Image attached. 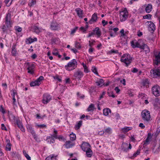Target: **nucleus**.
<instances>
[{"instance_id":"1","label":"nucleus","mask_w":160,"mask_h":160,"mask_svg":"<svg viewBox=\"0 0 160 160\" xmlns=\"http://www.w3.org/2000/svg\"><path fill=\"white\" fill-rule=\"evenodd\" d=\"M132 58L130 54H125L121 57L120 61L126 64V66L128 67L132 62Z\"/></svg>"},{"instance_id":"2","label":"nucleus","mask_w":160,"mask_h":160,"mask_svg":"<svg viewBox=\"0 0 160 160\" xmlns=\"http://www.w3.org/2000/svg\"><path fill=\"white\" fill-rule=\"evenodd\" d=\"M77 63L76 59H73L71 62H69L65 66L66 69L69 71H72L75 69L77 67Z\"/></svg>"},{"instance_id":"3","label":"nucleus","mask_w":160,"mask_h":160,"mask_svg":"<svg viewBox=\"0 0 160 160\" xmlns=\"http://www.w3.org/2000/svg\"><path fill=\"white\" fill-rule=\"evenodd\" d=\"M141 115L142 119L145 121L148 122L150 118V115L149 111L145 110L142 111Z\"/></svg>"},{"instance_id":"4","label":"nucleus","mask_w":160,"mask_h":160,"mask_svg":"<svg viewBox=\"0 0 160 160\" xmlns=\"http://www.w3.org/2000/svg\"><path fill=\"white\" fill-rule=\"evenodd\" d=\"M128 12L126 8L122 11L120 15V18L121 22L125 21L128 17Z\"/></svg>"},{"instance_id":"5","label":"nucleus","mask_w":160,"mask_h":160,"mask_svg":"<svg viewBox=\"0 0 160 160\" xmlns=\"http://www.w3.org/2000/svg\"><path fill=\"white\" fill-rule=\"evenodd\" d=\"M150 73L152 77L154 78L160 77V68L154 70H151Z\"/></svg>"},{"instance_id":"6","label":"nucleus","mask_w":160,"mask_h":160,"mask_svg":"<svg viewBox=\"0 0 160 160\" xmlns=\"http://www.w3.org/2000/svg\"><path fill=\"white\" fill-rule=\"evenodd\" d=\"M152 93L156 97L160 95V87L158 85L153 86L152 89Z\"/></svg>"},{"instance_id":"7","label":"nucleus","mask_w":160,"mask_h":160,"mask_svg":"<svg viewBox=\"0 0 160 160\" xmlns=\"http://www.w3.org/2000/svg\"><path fill=\"white\" fill-rule=\"evenodd\" d=\"M5 22V25L8 26V27H12V23L11 21V14L10 13H8L6 15Z\"/></svg>"},{"instance_id":"8","label":"nucleus","mask_w":160,"mask_h":160,"mask_svg":"<svg viewBox=\"0 0 160 160\" xmlns=\"http://www.w3.org/2000/svg\"><path fill=\"white\" fill-rule=\"evenodd\" d=\"M13 119L16 123L18 127L21 130L22 132H24L25 131V129L24 128L20 121L18 118H16L15 116L13 117Z\"/></svg>"},{"instance_id":"9","label":"nucleus","mask_w":160,"mask_h":160,"mask_svg":"<svg viewBox=\"0 0 160 160\" xmlns=\"http://www.w3.org/2000/svg\"><path fill=\"white\" fill-rule=\"evenodd\" d=\"M97 14L96 13H94L92 16L91 19L89 20L88 22H86L87 23H89L90 24L96 22L98 19Z\"/></svg>"},{"instance_id":"10","label":"nucleus","mask_w":160,"mask_h":160,"mask_svg":"<svg viewBox=\"0 0 160 160\" xmlns=\"http://www.w3.org/2000/svg\"><path fill=\"white\" fill-rule=\"evenodd\" d=\"M51 99V96L47 94H45L43 95L42 102L45 104H47L48 102Z\"/></svg>"},{"instance_id":"11","label":"nucleus","mask_w":160,"mask_h":160,"mask_svg":"<svg viewBox=\"0 0 160 160\" xmlns=\"http://www.w3.org/2000/svg\"><path fill=\"white\" fill-rule=\"evenodd\" d=\"M154 104L155 109L160 111V100L158 98L155 99Z\"/></svg>"},{"instance_id":"12","label":"nucleus","mask_w":160,"mask_h":160,"mask_svg":"<svg viewBox=\"0 0 160 160\" xmlns=\"http://www.w3.org/2000/svg\"><path fill=\"white\" fill-rule=\"evenodd\" d=\"M83 74V72L79 70L75 72L74 74V76L77 79L80 80L82 77Z\"/></svg>"},{"instance_id":"13","label":"nucleus","mask_w":160,"mask_h":160,"mask_svg":"<svg viewBox=\"0 0 160 160\" xmlns=\"http://www.w3.org/2000/svg\"><path fill=\"white\" fill-rule=\"evenodd\" d=\"M147 23L148 25V29L150 31H154L155 30V26L154 23L151 21H148Z\"/></svg>"},{"instance_id":"14","label":"nucleus","mask_w":160,"mask_h":160,"mask_svg":"<svg viewBox=\"0 0 160 160\" xmlns=\"http://www.w3.org/2000/svg\"><path fill=\"white\" fill-rule=\"evenodd\" d=\"M59 25L55 21H53L50 25L51 29L53 30H57L58 29Z\"/></svg>"},{"instance_id":"15","label":"nucleus","mask_w":160,"mask_h":160,"mask_svg":"<svg viewBox=\"0 0 160 160\" xmlns=\"http://www.w3.org/2000/svg\"><path fill=\"white\" fill-rule=\"evenodd\" d=\"M153 63L157 65L160 63V52L158 54L155 55V58L153 60Z\"/></svg>"},{"instance_id":"16","label":"nucleus","mask_w":160,"mask_h":160,"mask_svg":"<svg viewBox=\"0 0 160 160\" xmlns=\"http://www.w3.org/2000/svg\"><path fill=\"white\" fill-rule=\"evenodd\" d=\"M131 44L133 48L137 47L141 48L142 46L139 44L138 42L136 40L132 41L131 42Z\"/></svg>"},{"instance_id":"17","label":"nucleus","mask_w":160,"mask_h":160,"mask_svg":"<svg viewBox=\"0 0 160 160\" xmlns=\"http://www.w3.org/2000/svg\"><path fill=\"white\" fill-rule=\"evenodd\" d=\"M90 145L89 143L87 142H86L82 144L81 146L82 149L85 152H86V151L88 150V148H90Z\"/></svg>"},{"instance_id":"18","label":"nucleus","mask_w":160,"mask_h":160,"mask_svg":"<svg viewBox=\"0 0 160 160\" xmlns=\"http://www.w3.org/2000/svg\"><path fill=\"white\" fill-rule=\"evenodd\" d=\"M27 128L29 132H30L33 136L34 138L35 139L36 138V135L32 126L29 125L28 126Z\"/></svg>"},{"instance_id":"19","label":"nucleus","mask_w":160,"mask_h":160,"mask_svg":"<svg viewBox=\"0 0 160 160\" xmlns=\"http://www.w3.org/2000/svg\"><path fill=\"white\" fill-rule=\"evenodd\" d=\"M140 49L144 50L146 53H149L150 51L148 46L145 44H143Z\"/></svg>"},{"instance_id":"20","label":"nucleus","mask_w":160,"mask_h":160,"mask_svg":"<svg viewBox=\"0 0 160 160\" xmlns=\"http://www.w3.org/2000/svg\"><path fill=\"white\" fill-rule=\"evenodd\" d=\"M103 114L105 116H108L109 113H111V110L109 108H106L104 109L103 110Z\"/></svg>"},{"instance_id":"21","label":"nucleus","mask_w":160,"mask_h":160,"mask_svg":"<svg viewBox=\"0 0 160 160\" xmlns=\"http://www.w3.org/2000/svg\"><path fill=\"white\" fill-rule=\"evenodd\" d=\"M75 11L77 12L78 16L79 17H82L83 11L79 8H77Z\"/></svg>"},{"instance_id":"22","label":"nucleus","mask_w":160,"mask_h":160,"mask_svg":"<svg viewBox=\"0 0 160 160\" xmlns=\"http://www.w3.org/2000/svg\"><path fill=\"white\" fill-rule=\"evenodd\" d=\"M74 145V144L69 141H66L65 144L66 147L67 148H72Z\"/></svg>"},{"instance_id":"23","label":"nucleus","mask_w":160,"mask_h":160,"mask_svg":"<svg viewBox=\"0 0 160 160\" xmlns=\"http://www.w3.org/2000/svg\"><path fill=\"white\" fill-rule=\"evenodd\" d=\"M11 27H8L5 24L3 25L2 28L3 33H7L8 32V31L9 29Z\"/></svg>"},{"instance_id":"24","label":"nucleus","mask_w":160,"mask_h":160,"mask_svg":"<svg viewBox=\"0 0 160 160\" xmlns=\"http://www.w3.org/2000/svg\"><path fill=\"white\" fill-rule=\"evenodd\" d=\"M93 31L95 32L98 37H99L101 35V31L99 28L98 27L95 28L93 30Z\"/></svg>"},{"instance_id":"25","label":"nucleus","mask_w":160,"mask_h":160,"mask_svg":"<svg viewBox=\"0 0 160 160\" xmlns=\"http://www.w3.org/2000/svg\"><path fill=\"white\" fill-rule=\"evenodd\" d=\"M46 140L50 144L53 143L55 142V140L51 136L47 137Z\"/></svg>"},{"instance_id":"26","label":"nucleus","mask_w":160,"mask_h":160,"mask_svg":"<svg viewBox=\"0 0 160 160\" xmlns=\"http://www.w3.org/2000/svg\"><path fill=\"white\" fill-rule=\"evenodd\" d=\"M152 8L151 4H148L145 8V11L147 13H149L152 11Z\"/></svg>"},{"instance_id":"27","label":"nucleus","mask_w":160,"mask_h":160,"mask_svg":"<svg viewBox=\"0 0 160 160\" xmlns=\"http://www.w3.org/2000/svg\"><path fill=\"white\" fill-rule=\"evenodd\" d=\"M86 155L87 157H91L93 154V152L90 148H88V150L86 151Z\"/></svg>"},{"instance_id":"28","label":"nucleus","mask_w":160,"mask_h":160,"mask_svg":"<svg viewBox=\"0 0 160 160\" xmlns=\"http://www.w3.org/2000/svg\"><path fill=\"white\" fill-rule=\"evenodd\" d=\"M32 31L37 34L39 33L40 32V29L36 26H34L32 28Z\"/></svg>"},{"instance_id":"29","label":"nucleus","mask_w":160,"mask_h":160,"mask_svg":"<svg viewBox=\"0 0 160 160\" xmlns=\"http://www.w3.org/2000/svg\"><path fill=\"white\" fill-rule=\"evenodd\" d=\"M128 144L127 143H123L122 145V149L124 151L127 152L128 149L127 148L128 147Z\"/></svg>"},{"instance_id":"30","label":"nucleus","mask_w":160,"mask_h":160,"mask_svg":"<svg viewBox=\"0 0 160 160\" xmlns=\"http://www.w3.org/2000/svg\"><path fill=\"white\" fill-rule=\"evenodd\" d=\"M27 64L28 66V67L27 68L28 70H33L35 68V65L34 64L32 63L31 64H30L29 62H27Z\"/></svg>"},{"instance_id":"31","label":"nucleus","mask_w":160,"mask_h":160,"mask_svg":"<svg viewBox=\"0 0 160 160\" xmlns=\"http://www.w3.org/2000/svg\"><path fill=\"white\" fill-rule=\"evenodd\" d=\"M104 81L102 79H99V81H97L96 82L97 85L98 86H102V85H104L103 83Z\"/></svg>"},{"instance_id":"32","label":"nucleus","mask_w":160,"mask_h":160,"mask_svg":"<svg viewBox=\"0 0 160 160\" xmlns=\"http://www.w3.org/2000/svg\"><path fill=\"white\" fill-rule=\"evenodd\" d=\"M11 53L12 56H15L16 55L17 53V51L15 48V45H13L12 46Z\"/></svg>"},{"instance_id":"33","label":"nucleus","mask_w":160,"mask_h":160,"mask_svg":"<svg viewBox=\"0 0 160 160\" xmlns=\"http://www.w3.org/2000/svg\"><path fill=\"white\" fill-rule=\"evenodd\" d=\"M95 109L94 105L93 104H91L89 106L87 110L88 112L93 111Z\"/></svg>"},{"instance_id":"34","label":"nucleus","mask_w":160,"mask_h":160,"mask_svg":"<svg viewBox=\"0 0 160 160\" xmlns=\"http://www.w3.org/2000/svg\"><path fill=\"white\" fill-rule=\"evenodd\" d=\"M30 86L31 87H33L36 86H39V85L38 83V82L36 80L33 82H32L30 83Z\"/></svg>"},{"instance_id":"35","label":"nucleus","mask_w":160,"mask_h":160,"mask_svg":"<svg viewBox=\"0 0 160 160\" xmlns=\"http://www.w3.org/2000/svg\"><path fill=\"white\" fill-rule=\"evenodd\" d=\"M70 139L72 141H74L76 139V135L75 134L73 133H72L70 134Z\"/></svg>"},{"instance_id":"36","label":"nucleus","mask_w":160,"mask_h":160,"mask_svg":"<svg viewBox=\"0 0 160 160\" xmlns=\"http://www.w3.org/2000/svg\"><path fill=\"white\" fill-rule=\"evenodd\" d=\"M54 134L51 135V137H52L53 138H54L56 139H58V132L56 130H55V129H54Z\"/></svg>"},{"instance_id":"37","label":"nucleus","mask_w":160,"mask_h":160,"mask_svg":"<svg viewBox=\"0 0 160 160\" xmlns=\"http://www.w3.org/2000/svg\"><path fill=\"white\" fill-rule=\"evenodd\" d=\"M55 157L53 155L49 156L45 159V160H55Z\"/></svg>"},{"instance_id":"38","label":"nucleus","mask_w":160,"mask_h":160,"mask_svg":"<svg viewBox=\"0 0 160 160\" xmlns=\"http://www.w3.org/2000/svg\"><path fill=\"white\" fill-rule=\"evenodd\" d=\"M11 144L10 143L9 140L8 141V142L7 144L6 145V149L7 151H10L11 149Z\"/></svg>"},{"instance_id":"39","label":"nucleus","mask_w":160,"mask_h":160,"mask_svg":"<svg viewBox=\"0 0 160 160\" xmlns=\"http://www.w3.org/2000/svg\"><path fill=\"white\" fill-rule=\"evenodd\" d=\"M26 42L28 44H30L34 42V39L31 38H28L27 39Z\"/></svg>"},{"instance_id":"40","label":"nucleus","mask_w":160,"mask_h":160,"mask_svg":"<svg viewBox=\"0 0 160 160\" xmlns=\"http://www.w3.org/2000/svg\"><path fill=\"white\" fill-rule=\"evenodd\" d=\"M131 129V128L129 127H125L122 128V131L124 132H127Z\"/></svg>"},{"instance_id":"41","label":"nucleus","mask_w":160,"mask_h":160,"mask_svg":"<svg viewBox=\"0 0 160 160\" xmlns=\"http://www.w3.org/2000/svg\"><path fill=\"white\" fill-rule=\"evenodd\" d=\"M43 79L44 77L42 76H41L36 80L37 81L38 84L40 85L41 84V81L43 80Z\"/></svg>"},{"instance_id":"42","label":"nucleus","mask_w":160,"mask_h":160,"mask_svg":"<svg viewBox=\"0 0 160 160\" xmlns=\"http://www.w3.org/2000/svg\"><path fill=\"white\" fill-rule=\"evenodd\" d=\"M82 121H80L79 122L78 124L76 125V129H79L80 128L82 125Z\"/></svg>"},{"instance_id":"43","label":"nucleus","mask_w":160,"mask_h":160,"mask_svg":"<svg viewBox=\"0 0 160 160\" xmlns=\"http://www.w3.org/2000/svg\"><path fill=\"white\" fill-rule=\"evenodd\" d=\"M92 71L96 75H98L97 69L95 67H92Z\"/></svg>"},{"instance_id":"44","label":"nucleus","mask_w":160,"mask_h":160,"mask_svg":"<svg viewBox=\"0 0 160 160\" xmlns=\"http://www.w3.org/2000/svg\"><path fill=\"white\" fill-rule=\"evenodd\" d=\"M23 152L25 156L27 158V159L28 160H31L30 157L28 155V154L26 152L25 150H23Z\"/></svg>"},{"instance_id":"45","label":"nucleus","mask_w":160,"mask_h":160,"mask_svg":"<svg viewBox=\"0 0 160 160\" xmlns=\"http://www.w3.org/2000/svg\"><path fill=\"white\" fill-rule=\"evenodd\" d=\"M150 139L147 138L145 141L144 142V143L143 144V145L144 146H146L147 144H148L149 143V142L150 141Z\"/></svg>"},{"instance_id":"46","label":"nucleus","mask_w":160,"mask_h":160,"mask_svg":"<svg viewBox=\"0 0 160 160\" xmlns=\"http://www.w3.org/2000/svg\"><path fill=\"white\" fill-rule=\"evenodd\" d=\"M144 86H147L149 84V81L148 79H145L142 82Z\"/></svg>"},{"instance_id":"47","label":"nucleus","mask_w":160,"mask_h":160,"mask_svg":"<svg viewBox=\"0 0 160 160\" xmlns=\"http://www.w3.org/2000/svg\"><path fill=\"white\" fill-rule=\"evenodd\" d=\"M152 15L150 14H147L146 15L144 16H143V18L144 19H151V18Z\"/></svg>"},{"instance_id":"48","label":"nucleus","mask_w":160,"mask_h":160,"mask_svg":"<svg viewBox=\"0 0 160 160\" xmlns=\"http://www.w3.org/2000/svg\"><path fill=\"white\" fill-rule=\"evenodd\" d=\"M140 149H138L136 152H135L133 155V156L136 157L137 155H139L140 153Z\"/></svg>"},{"instance_id":"49","label":"nucleus","mask_w":160,"mask_h":160,"mask_svg":"<svg viewBox=\"0 0 160 160\" xmlns=\"http://www.w3.org/2000/svg\"><path fill=\"white\" fill-rule=\"evenodd\" d=\"M36 3V1L34 0H32L31 2L28 3L29 6L31 7L33 6Z\"/></svg>"},{"instance_id":"50","label":"nucleus","mask_w":160,"mask_h":160,"mask_svg":"<svg viewBox=\"0 0 160 160\" xmlns=\"http://www.w3.org/2000/svg\"><path fill=\"white\" fill-rule=\"evenodd\" d=\"M75 47L77 48L80 49L81 48L79 43L77 42H76L75 43Z\"/></svg>"},{"instance_id":"51","label":"nucleus","mask_w":160,"mask_h":160,"mask_svg":"<svg viewBox=\"0 0 160 160\" xmlns=\"http://www.w3.org/2000/svg\"><path fill=\"white\" fill-rule=\"evenodd\" d=\"M108 95L109 97H112V98H115V96L113 93L112 92H110V91H108Z\"/></svg>"},{"instance_id":"52","label":"nucleus","mask_w":160,"mask_h":160,"mask_svg":"<svg viewBox=\"0 0 160 160\" xmlns=\"http://www.w3.org/2000/svg\"><path fill=\"white\" fill-rule=\"evenodd\" d=\"M37 126H38V127L40 128H46L47 127L46 125L44 124H40V125H37Z\"/></svg>"},{"instance_id":"53","label":"nucleus","mask_w":160,"mask_h":160,"mask_svg":"<svg viewBox=\"0 0 160 160\" xmlns=\"http://www.w3.org/2000/svg\"><path fill=\"white\" fill-rule=\"evenodd\" d=\"M160 132V127H159L157 129L156 132L155 133V135L157 136Z\"/></svg>"},{"instance_id":"54","label":"nucleus","mask_w":160,"mask_h":160,"mask_svg":"<svg viewBox=\"0 0 160 160\" xmlns=\"http://www.w3.org/2000/svg\"><path fill=\"white\" fill-rule=\"evenodd\" d=\"M120 33H121V36L124 37L125 36V34L124 33V31L123 29H122L120 31Z\"/></svg>"},{"instance_id":"55","label":"nucleus","mask_w":160,"mask_h":160,"mask_svg":"<svg viewBox=\"0 0 160 160\" xmlns=\"http://www.w3.org/2000/svg\"><path fill=\"white\" fill-rule=\"evenodd\" d=\"M84 68V71L86 73H88V72L89 71L88 70V69L87 68V67L86 65H83V67Z\"/></svg>"},{"instance_id":"56","label":"nucleus","mask_w":160,"mask_h":160,"mask_svg":"<svg viewBox=\"0 0 160 160\" xmlns=\"http://www.w3.org/2000/svg\"><path fill=\"white\" fill-rule=\"evenodd\" d=\"M111 129L109 128H108L105 130V132H107L108 133H111Z\"/></svg>"},{"instance_id":"57","label":"nucleus","mask_w":160,"mask_h":160,"mask_svg":"<svg viewBox=\"0 0 160 160\" xmlns=\"http://www.w3.org/2000/svg\"><path fill=\"white\" fill-rule=\"evenodd\" d=\"M78 27H76L74 28L71 31V34L74 33L76 32V30L78 29Z\"/></svg>"},{"instance_id":"58","label":"nucleus","mask_w":160,"mask_h":160,"mask_svg":"<svg viewBox=\"0 0 160 160\" xmlns=\"http://www.w3.org/2000/svg\"><path fill=\"white\" fill-rule=\"evenodd\" d=\"M0 111L3 114L5 112V111L2 107V105L1 106V108H0Z\"/></svg>"},{"instance_id":"59","label":"nucleus","mask_w":160,"mask_h":160,"mask_svg":"<svg viewBox=\"0 0 160 160\" xmlns=\"http://www.w3.org/2000/svg\"><path fill=\"white\" fill-rule=\"evenodd\" d=\"M1 128L2 130H5L7 131V129L6 127L5 126L4 124H1Z\"/></svg>"},{"instance_id":"60","label":"nucleus","mask_w":160,"mask_h":160,"mask_svg":"<svg viewBox=\"0 0 160 160\" xmlns=\"http://www.w3.org/2000/svg\"><path fill=\"white\" fill-rule=\"evenodd\" d=\"M53 78L55 79H57L59 82H61L62 81L61 79L59 78V76L58 75H56V76L54 77Z\"/></svg>"},{"instance_id":"61","label":"nucleus","mask_w":160,"mask_h":160,"mask_svg":"<svg viewBox=\"0 0 160 160\" xmlns=\"http://www.w3.org/2000/svg\"><path fill=\"white\" fill-rule=\"evenodd\" d=\"M16 30L18 32H21L22 30V28L21 27H17V28L16 29Z\"/></svg>"},{"instance_id":"62","label":"nucleus","mask_w":160,"mask_h":160,"mask_svg":"<svg viewBox=\"0 0 160 160\" xmlns=\"http://www.w3.org/2000/svg\"><path fill=\"white\" fill-rule=\"evenodd\" d=\"M145 94L141 93L139 94V98L141 97V98H143V97H145Z\"/></svg>"},{"instance_id":"63","label":"nucleus","mask_w":160,"mask_h":160,"mask_svg":"<svg viewBox=\"0 0 160 160\" xmlns=\"http://www.w3.org/2000/svg\"><path fill=\"white\" fill-rule=\"evenodd\" d=\"M115 90L116 91L117 93H118L120 91V90L118 87H117L115 88Z\"/></svg>"},{"instance_id":"64","label":"nucleus","mask_w":160,"mask_h":160,"mask_svg":"<svg viewBox=\"0 0 160 160\" xmlns=\"http://www.w3.org/2000/svg\"><path fill=\"white\" fill-rule=\"evenodd\" d=\"M102 23L103 24V26H105L108 24V22H106L105 20H103L102 21Z\"/></svg>"}]
</instances>
